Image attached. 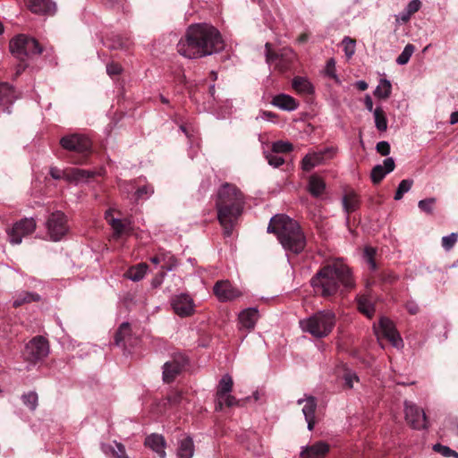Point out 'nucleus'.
Segmentation results:
<instances>
[{
    "mask_svg": "<svg viewBox=\"0 0 458 458\" xmlns=\"http://www.w3.org/2000/svg\"><path fill=\"white\" fill-rule=\"evenodd\" d=\"M223 48L224 42L219 31L206 23L191 25L185 37L177 44L178 53L187 58L210 55Z\"/></svg>",
    "mask_w": 458,
    "mask_h": 458,
    "instance_id": "f257e3e1",
    "label": "nucleus"
},
{
    "mask_svg": "<svg viewBox=\"0 0 458 458\" xmlns=\"http://www.w3.org/2000/svg\"><path fill=\"white\" fill-rule=\"evenodd\" d=\"M314 291L323 297L343 293L354 286V280L348 266L336 260L320 268L311 278Z\"/></svg>",
    "mask_w": 458,
    "mask_h": 458,
    "instance_id": "f03ea898",
    "label": "nucleus"
},
{
    "mask_svg": "<svg viewBox=\"0 0 458 458\" xmlns=\"http://www.w3.org/2000/svg\"><path fill=\"white\" fill-rule=\"evenodd\" d=\"M216 208L224 234L231 236L233 226L244 208L243 194L235 185L223 183L217 191Z\"/></svg>",
    "mask_w": 458,
    "mask_h": 458,
    "instance_id": "7ed1b4c3",
    "label": "nucleus"
},
{
    "mask_svg": "<svg viewBox=\"0 0 458 458\" xmlns=\"http://www.w3.org/2000/svg\"><path fill=\"white\" fill-rule=\"evenodd\" d=\"M268 233L276 234L278 241L287 252L298 254L304 250L306 240L296 221L285 215H276L270 219Z\"/></svg>",
    "mask_w": 458,
    "mask_h": 458,
    "instance_id": "20e7f679",
    "label": "nucleus"
},
{
    "mask_svg": "<svg viewBox=\"0 0 458 458\" xmlns=\"http://www.w3.org/2000/svg\"><path fill=\"white\" fill-rule=\"evenodd\" d=\"M335 325V315L329 310L318 311L309 318L300 320L301 330L310 334L316 338L327 336L333 330Z\"/></svg>",
    "mask_w": 458,
    "mask_h": 458,
    "instance_id": "39448f33",
    "label": "nucleus"
},
{
    "mask_svg": "<svg viewBox=\"0 0 458 458\" xmlns=\"http://www.w3.org/2000/svg\"><path fill=\"white\" fill-rule=\"evenodd\" d=\"M9 47L11 53L21 61H24L34 55H40L43 51V48L35 38L23 34L13 38L10 41Z\"/></svg>",
    "mask_w": 458,
    "mask_h": 458,
    "instance_id": "423d86ee",
    "label": "nucleus"
},
{
    "mask_svg": "<svg viewBox=\"0 0 458 458\" xmlns=\"http://www.w3.org/2000/svg\"><path fill=\"white\" fill-rule=\"evenodd\" d=\"M60 145L66 150L74 151L82 155H87L91 149V142L89 139L81 134H71L64 136L60 140ZM72 162L74 164H83L85 162V156Z\"/></svg>",
    "mask_w": 458,
    "mask_h": 458,
    "instance_id": "0eeeda50",
    "label": "nucleus"
},
{
    "mask_svg": "<svg viewBox=\"0 0 458 458\" xmlns=\"http://www.w3.org/2000/svg\"><path fill=\"white\" fill-rule=\"evenodd\" d=\"M48 352L47 341L43 336H36L26 344L23 356L27 361L36 363L47 357Z\"/></svg>",
    "mask_w": 458,
    "mask_h": 458,
    "instance_id": "6e6552de",
    "label": "nucleus"
},
{
    "mask_svg": "<svg viewBox=\"0 0 458 458\" xmlns=\"http://www.w3.org/2000/svg\"><path fill=\"white\" fill-rule=\"evenodd\" d=\"M46 227L52 241H60L68 232L65 215L61 211L52 213L47 219Z\"/></svg>",
    "mask_w": 458,
    "mask_h": 458,
    "instance_id": "1a4fd4ad",
    "label": "nucleus"
},
{
    "mask_svg": "<svg viewBox=\"0 0 458 458\" xmlns=\"http://www.w3.org/2000/svg\"><path fill=\"white\" fill-rule=\"evenodd\" d=\"M335 154V149L332 147L324 148L318 151H310L301 160V169L305 172H310L313 168L332 159Z\"/></svg>",
    "mask_w": 458,
    "mask_h": 458,
    "instance_id": "9d476101",
    "label": "nucleus"
},
{
    "mask_svg": "<svg viewBox=\"0 0 458 458\" xmlns=\"http://www.w3.org/2000/svg\"><path fill=\"white\" fill-rule=\"evenodd\" d=\"M36 229V221L30 218H24L15 223L6 230L10 243L18 245L21 243L22 238L32 233Z\"/></svg>",
    "mask_w": 458,
    "mask_h": 458,
    "instance_id": "9b49d317",
    "label": "nucleus"
},
{
    "mask_svg": "<svg viewBox=\"0 0 458 458\" xmlns=\"http://www.w3.org/2000/svg\"><path fill=\"white\" fill-rule=\"evenodd\" d=\"M404 413L407 423L414 429H424L428 428L427 417L423 410L416 404L405 401Z\"/></svg>",
    "mask_w": 458,
    "mask_h": 458,
    "instance_id": "f8f14e48",
    "label": "nucleus"
},
{
    "mask_svg": "<svg viewBox=\"0 0 458 458\" xmlns=\"http://www.w3.org/2000/svg\"><path fill=\"white\" fill-rule=\"evenodd\" d=\"M375 332L378 339L380 337H385L394 347L398 349L403 347V339L397 333L394 323L387 318H380L379 327L378 328H375Z\"/></svg>",
    "mask_w": 458,
    "mask_h": 458,
    "instance_id": "ddd939ff",
    "label": "nucleus"
},
{
    "mask_svg": "<svg viewBox=\"0 0 458 458\" xmlns=\"http://www.w3.org/2000/svg\"><path fill=\"white\" fill-rule=\"evenodd\" d=\"M174 311L180 317H189L194 313V301L187 293L174 295L171 300Z\"/></svg>",
    "mask_w": 458,
    "mask_h": 458,
    "instance_id": "4468645a",
    "label": "nucleus"
},
{
    "mask_svg": "<svg viewBox=\"0 0 458 458\" xmlns=\"http://www.w3.org/2000/svg\"><path fill=\"white\" fill-rule=\"evenodd\" d=\"M266 59L269 65H274L276 69L280 72H284L289 69L290 62L294 57V54L292 50H285L281 56L275 55L271 52V45L266 44Z\"/></svg>",
    "mask_w": 458,
    "mask_h": 458,
    "instance_id": "2eb2a0df",
    "label": "nucleus"
},
{
    "mask_svg": "<svg viewBox=\"0 0 458 458\" xmlns=\"http://www.w3.org/2000/svg\"><path fill=\"white\" fill-rule=\"evenodd\" d=\"M213 291L220 301H230L242 294V291L233 286L228 280L216 282Z\"/></svg>",
    "mask_w": 458,
    "mask_h": 458,
    "instance_id": "dca6fc26",
    "label": "nucleus"
},
{
    "mask_svg": "<svg viewBox=\"0 0 458 458\" xmlns=\"http://www.w3.org/2000/svg\"><path fill=\"white\" fill-rule=\"evenodd\" d=\"M25 4L36 14L51 16L56 13V4L52 0H25Z\"/></svg>",
    "mask_w": 458,
    "mask_h": 458,
    "instance_id": "f3484780",
    "label": "nucleus"
},
{
    "mask_svg": "<svg viewBox=\"0 0 458 458\" xmlns=\"http://www.w3.org/2000/svg\"><path fill=\"white\" fill-rule=\"evenodd\" d=\"M95 175H102V172L89 171L80 168H68L64 174V180L75 184L86 182Z\"/></svg>",
    "mask_w": 458,
    "mask_h": 458,
    "instance_id": "a211bd4d",
    "label": "nucleus"
},
{
    "mask_svg": "<svg viewBox=\"0 0 458 458\" xmlns=\"http://www.w3.org/2000/svg\"><path fill=\"white\" fill-rule=\"evenodd\" d=\"M186 364V360L181 357L167 361L163 366V379L166 383L172 382L179 375Z\"/></svg>",
    "mask_w": 458,
    "mask_h": 458,
    "instance_id": "6ab92c4d",
    "label": "nucleus"
},
{
    "mask_svg": "<svg viewBox=\"0 0 458 458\" xmlns=\"http://www.w3.org/2000/svg\"><path fill=\"white\" fill-rule=\"evenodd\" d=\"M394 158L386 157L383 161V165H377L373 167L370 174L371 181L375 184L379 183L386 174L394 171Z\"/></svg>",
    "mask_w": 458,
    "mask_h": 458,
    "instance_id": "aec40b11",
    "label": "nucleus"
},
{
    "mask_svg": "<svg viewBox=\"0 0 458 458\" xmlns=\"http://www.w3.org/2000/svg\"><path fill=\"white\" fill-rule=\"evenodd\" d=\"M298 404H303L302 413L304 415L305 420L308 424V429L312 430L315 426V411L317 408L316 399L312 396H310L306 399H299Z\"/></svg>",
    "mask_w": 458,
    "mask_h": 458,
    "instance_id": "412c9836",
    "label": "nucleus"
},
{
    "mask_svg": "<svg viewBox=\"0 0 458 458\" xmlns=\"http://www.w3.org/2000/svg\"><path fill=\"white\" fill-rule=\"evenodd\" d=\"M259 318V310L256 308H248L240 312L238 319L240 329L252 330Z\"/></svg>",
    "mask_w": 458,
    "mask_h": 458,
    "instance_id": "4be33fe9",
    "label": "nucleus"
},
{
    "mask_svg": "<svg viewBox=\"0 0 458 458\" xmlns=\"http://www.w3.org/2000/svg\"><path fill=\"white\" fill-rule=\"evenodd\" d=\"M329 451V445L319 441L311 445L302 447L300 454L301 458H323Z\"/></svg>",
    "mask_w": 458,
    "mask_h": 458,
    "instance_id": "5701e85b",
    "label": "nucleus"
},
{
    "mask_svg": "<svg viewBox=\"0 0 458 458\" xmlns=\"http://www.w3.org/2000/svg\"><path fill=\"white\" fill-rule=\"evenodd\" d=\"M271 104L281 110L292 112L299 107V103L296 99L287 94H278L275 96Z\"/></svg>",
    "mask_w": 458,
    "mask_h": 458,
    "instance_id": "b1692460",
    "label": "nucleus"
},
{
    "mask_svg": "<svg viewBox=\"0 0 458 458\" xmlns=\"http://www.w3.org/2000/svg\"><path fill=\"white\" fill-rule=\"evenodd\" d=\"M145 445L157 453L160 458H165V440L163 436L158 434H151L148 436L145 439Z\"/></svg>",
    "mask_w": 458,
    "mask_h": 458,
    "instance_id": "393cba45",
    "label": "nucleus"
},
{
    "mask_svg": "<svg viewBox=\"0 0 458 458\" xmlns=\"http://www.w3.org/2000/svg\"><path fill=\"white\" fill-rule=\"evenodd\" d=\"M100 448L101 451L107 456H114L115 458H128L124 445L116 441H113L110 444L102 443Z\"/></svg>",
    "mask_w": 458,
    "mask_h": 458,
    "instance_id": "a878e982",
    "label": "nucleus"
},
{
    "mask_svg": "<svg viewBox=\"0 0 458 458\" xmlns=\"http://www.w3.org/2000/svg\"><path fill=\"white\" fill-rule=\"evenodd\" d=\"M325 190L326 182L321 177L316 174L310 176L308 182V191L313 197H320L324 193Z\"/></svg>",
    "mask_w": 458,
    "mask_h": 458,
    "instance_id": "bb28decb",
    "label": "nucleus"
},
{
    "mask_svg": "<svg viewBox=\"0 0 458 458\" xmlns=\"http://www.w3.org/2000/svg\"><path fill=\"white\" fill-rule=\"evenodd\" d=\"M194 454V444L191 437H185L178 443L177 456L179 458H192Z\"/></svg>",
    "mask_w": 458,
    "mask_h": 458,
    "instance_id": "cd10ccee",
    "label": "nucleus"
},
{
    "mask_svg": "<svg viewBox=\"0 0 458 458\" xmlns=\"http://www.w3.org/2000/svg\"><path fill=\"white\" fill-rule=\"evenodd\" d=\"M342 201L344 210L347 215L354 212L359 208V198L354 191L346 192Z\"/></svg>",
    "mask_w": 458,
    "mask_h": 458,
    "instance_id": "c85d7f7f",
    "label": "nucleus"
},
{
    "mask_svg": "<svg viewBox=\"0 0 458 458\" xmlns=\"http://www.w3.org/2000/svg\"><path fill=\"white\" fill-rule=\"evenodd\" d=\"M233 381L229 374L224 375L217 385L216 398H222L233 390Z\"/></svg>",
    "mask_w": 458,
    "mask_h": 458,
    "instance_id": "c756f323",
    "label": "nucleus"
},
{
    "mask_svg": "<svg viewBox=\"0 0 458 458\" xmlns=\"http://www.w3.org/2000/svg\"><path fill=\"white\" fill-rule=\"evenodd\" d=\"M148 265L146 263H140L136 266L131 267L125 276L127 278L133 282H139L145 276L148 271Z\"/></svg>",
    "mask_w": 458,
    "mask_h": 458,
    "instance_id": "7c9ffc66",
    "label": "nucleus"
},
{
    "mask_svg": "<svg viewBox=\"0 0 458 458\" xmlns=\"http://www.w3.org/2000/svg\"><path fill=\"white\" fill-rule=\"evenodd\" d=\"M40 295L31 292H21L13 298V306L18 308L25 303L40 301Z\"/></svg>",
    "mask_w": 458,
    "mask_h": 458,
    "instance_id": "2f4dec72",
    "label": "nucleus"
},
{
    "mask_svg": "<svg viewBox=\"0 0 458 458\" xmlns=\"http://www.w3.org/2000/svg\"><path fill=\"white\" fill-rule=\"evenodd\" d=\"M106 219L108 221L114 231V237L118 238L126 232L128 225L121 219L111 217V211H107L106 213Z\"/></svg>",
    "mask_w": 458,
    "mask_h": 458,
    "instance_id": "473e14b6",
    "label": "nucleus"
},
{
    "mask_svg": "<svg viewBox=\"0 0 458 458\" xmlns=\"http://www.w3.org/2000/svg\"><path fill=\"white\" fill-rule=\"evenodd\" d=\"M358 310L368 318H372L375 312V307L369 296H360L357 299Z\"/></svg>",
    "mask_w": 458,
    "mask_h": 458,
    "instance_id": "72a5a7b5",
    "label": "nucleus"
},
{
    "mask_svg": "<svg viewBox=\"0 0 458 458\" xmlns=\"http://www.w3.org/2000/svg\"><path fill=\"white\" fill-rule=\"evenodd\" d=\"M392 85L391 82L386 79H381L378 85L374 90V96L377 98L386 99L391 95Z\"/></svg>",
    "mask_w": 458,
    "mask_h": 458,
    "instance_id": "f704fd0d",
    "label": "nucleus"
},
{
    "mask_svg": "<svg viewBox=\"0 0 458 458\" xmlns=\"http://www.w3.org/2000/svg\"><path fill=\"white\" fill-rule=\"evenodd\" d=\"M293 88L299 93L310 94L313 91L311 83L303 77H295L292 82Z\"/></svg>",
    "mask_w": 458,
    "mask_h": 458,
    "instance_id": "c9c22d12",
    "label": "nucleus"
},
{
    "mask_svg": "<svg viewBox=\"0 0 458 458\" xmlns=\"http://www.w3.org/2000/svg\"><path fill=\"white\" fill-rule=\"evenodd\" d=\"M14 99L13 89L8 83L0 84V105L12 104Z\"/></svg>",
    "mask_w": 458,
    "mask_h": 458,
    "instance_id": "e433bc0d",
    "label": "nucleus"
},
{
    "mask_svg": "<svg viewBox=\"0 0 458 458\" xmlns=\"http://www.w3.org/2000/svg\"><path fill=\"white\" fill-rule=\"evenodd\" d=\"M375 126L379 131L387 130V119L381 106H377L373 111Z\"/></svg>",
    "mask_w": 458,
    "mask_h": 458,
    "instance_id": "4c0bfd02",
    "label": "nucleus"
},
{
    "mask_svg": "<svg viewBox=\"0 0 458 458\" xmlns=\"http://www.w3.org/2000/svg\"><path fill=\"white\" fill-rule=\"evenodd\" d=\"M224 405L227 407L240 406L241 401L237 400L231 394H227L222 398H216V411H220L223 410Z\"/></svg>",
    "mask_w": 458,
    "mask_h": 458,
    "instance_id": "58836bf2",
    "label": "nucleus"
},
{
    "mask_svg": "<svg viewBox=\"0 0 458 458\" xmlns=\"http://www.w3.org/2000/svg\"><path fill=\"white\" fill-rule=\"evenodd\" d=\"M162 269L165 271H172L178 266L175 257L170 252H161Z\"/></svg>",
    "mask_w": 458,
    "mask_h": 458,
    "instance_id": "ea45409f",
    "label": "nucleus"
},
{
    "mask_svg": "<svg viewBox=\"0 0 458 458\" xmlns=\"http://www.w3.org/2000/svg\"><path fill=\"white\" fill-rule=\"evenodd\" d=\"M415 47L411 44H407L402 53L398 55L396 58V63L400 65L406 64L410 58L411 57L412 54L414 53Z\"/></svg>",
    "mask_w": 458,
    "mask_h": 458,
    "instance_id": "a19ab883",
    "label": "nucleus"
},
{
    "mask_svg": "<svg viewBox=\"0 0 458 458\" xmlns=\"http://www.w3.org/2000/svg\"><path fill=\"white\" fill-rule=\"evenodd\" d=\"M130 324L127 322L123 323L115 334V344L120 346L125 341L126 337L130 335Z\"/></svg>",
    "mask_w": 458,
    "mask_h": 458,
    "instance_id": "79ce46f5",
    "label": "nucleus"
},
{
    "mask_svg": "<svg viewBox=\"0 0 458 458\" xmlns=\"http://www.w3.org/2000/svg\"><path fill=\"white\" fill-rule=\"evenodd\" d=\"M343 50L347 57L350 59L355 53L356 42L350 37H344L342 40Z\"/></svg>",
    "mask_w": 458,
    "mask_h": 458,
    "instance_id": "37998d69",
    "label": "nucleus"
},
{
    "mask_svg": "<svg viewBox=\"0 0 458 458\" xmlns=\"http://www.w3.org/2000/svg\"><path fill=\"white\" fill-rule=\"evenodd\" d=\"M412 184H413V181L410 180V179H405V180L401 181V182L399 183L398 188L395 191L394 199L395 200L402 199L404 193L408 192L411 190Z\"/></svg>",
    "mask_w": 458,
    "mask_h": 458,
    "instance_id": "c03bdc74",
    "label": "nucleus"
},
{
    "mask_svg": "<svg viewBox=\"0 0 458 458\" xmlns=\"http://www.w3.org/2000/svg\"><path fill=\"white\" fill-rule=\"evenodd\" d=\"M24 405L30 410L34 411L38 406V394L35 392H29L21 395Z\"/></svg>",
    "mask_w": 458,
    "mask_h": 458,
    "instance_id": "a18cd8bd",
    "label": "nucleus"
},
{
    "mask_svg": "<svg viewBox=\"0 0 458 458\" xmlns=\"http://www.w3.org/2000/svg\"><path fill=\"white\" fill-rule=\"evenodd\" d=\"M443 432L446 436L458 437V422L453 419L447 420L444 424Z\"/></svg>",
    "mask_w": 458,
    "mask_h": 458,
    "instance_id": "49530a36",
    "label": "nucleus"
},
{
    "mask_svg": "<svg viewBox=\"0 0 458 458\" xmlns=\"http://www.w3.org/2000/svg\"><path fill=\"white\" fill-rule=\"evenodd\" d=\"M153 193H154V188L149 184H146V185H143L142 187L138 188L135 191V197H136V199H148Z\"/></svg>",
    "mask_w": 458,
    "mask_h": 458,
    "instance_id": "de8ad7c7",
    "label": "nucleus"
},
{
    "mask_svg": "<svg viewBox=\"0 0 458 458\" xmlns=\"http://www.w3.org/2000/svg\"><path fill=\"white\" fill-rule=\"evenodd\" d=\"M292 149H293L292 144L287 141L279 140V141L274 142L273 146H272V151L274 153H277V154L287 153V152H290Z\"/></svg>",
    "mask_w": 458,
    "mask_h": 458,
    "instance_id": "09e8293b",
    "label": "nucleus"
},
{
    "mask_svg": "<svg viewBox=\"0 0 458 458\" xmlns=\"http://www.w3.org/2000/svg\"><path fill=\"white\" fill-rule=\"evenodd\" d=\"M458 240V233H452L449 235H445L442 238V247L445 250H450Z\"/></svg>",
    "mask_w": 458,
    "mask_h": 458,
    "instance_id": "8fccbe9b",
    "label": "nucleus"
},
{
    "mask_svg": "<svg viewBox=\"0 0 458 458\" xmlns=\"http://www.w3.org/2000/svg\"><path fill=\"white\" fill-rule=\"evenodd\" d=\"M376 254V250L372 247H366L364 250V258L366 262L369 266L371 270H375L377 268L376 262L374 260V256Z\"/></svg>",
    "mask_w": 458,
    "mask_h": 458,
    "instance_id": "3c124183",
    "label": "nucleus"
},
{
    "mask_svg": "<svg viewBox=\"0 0 458 458\" xmlns=\"http://www.w3.org/2000/svg\"><path fill=\"white\" fill-rule=\"evenodd\" d=\"M266 158L268 164L274 167H279L284 163V159L280 157L277 153L271 151L266 154Z\"/></svg>",
    "mask_w": 458,
    "mask_h": 458,
    "instance_id": "603ef678",
    "label": "nucleus"
},
{
    "mask_svg": "<svg viewBox=\"0 0 458 458\" xmlns=\"http://www.w3.org/2000/svg\"><path fill=\"white\" fill-rule=\"evenodd\" d=\"M434 450L440 453L445 457L454 456L458 458V453L450 449L448 446L437 444L434 445Z\"/></svg>",
    "mask_w": 458,
    "mask_h": 458,
    "instance_id": "864d4df0",
    "label": "nucleus"
},
{
    "mask_svg": "<svg viewBox=\"0 0 458 458\" xmlns=\"http://www.w3.org/2000/svg\"><path fill=\"white\" fill-rule=\"evenodd\" d=\"M435 202L436 199L434 198L421 199L419 201L418 206L422 211L426 213H431Z\"/></svg>",
    "mask_w": 458,
    "mask_h": 458,
    "instance_id": "5fc2aeb1",
    "label": "nucleus"
},
{
    "mask_svg": "<svg viewBox=\"0 0 458 458\" xmlns=\"http://www.w3.org/2000/svg\"><path fill=\"white\" fill-rule=\"evenodd\" d=\"M344 385L349 388H352L354 386V383L359 382V377L352 371H346L344 375Z\"/></svg>",
    "mask_w": 458,
    "mask_h": 458,
    "instance_id": "6e6d98bb",
    "label": "nucleus"
},
{
    "mask_svg": "<svg viewBox=\"0 0 458 458\" xmlns=\"http://www.w3.org/2000/svg\"><path fill=\"white\" fill-rule=\"evenodd\" d=\"M118 187L123 193L130 194L135 190L133 181H118Z\"/></svg>",
    "mask_w": 458,
    "mask_h": 458,
    "instance_id": "4d7b16f0",
    "label": "nucleus"
},
{
    "mask_svg": "<svg viewBox=\"0 0 458 458\" xmlns=\"http://www.w3.org/2000/svg\"><path fill=\"white\" fill-rule=\"evenodd\" d=\"M376 148L382 156H387L390 153V145L387 141H379Z\"/></svg>",
    "mask_w": 458,
    "mask_h": 458,
    "instance_id": "13d9d810",
    "label": "nucleus"
},
{
    "mask_svg": "<svg viewBox=\"0 0 458 458\" xmlns=\"http://www.w3.org/2000/svg\"><path fill=\"white\" fill-rule=\"evenodd\" d=\"M421 3L420 0H411L405 9L412 15L416 12H418L420 8Z\"/></svg>",
    "mask_w": 458,
    "mask_h": 458,
    "instance_id": "bf43d9fd",
    "label": "nucleus"
},
{
    "mask_svg": "<svg viewBox=\"0 0 458 458\" xmlns=\"http://www.w3.org/2000/svg\"><path fill=\"white\" fill-rule=\"evenodd\" d=\"M121 71L122 68L117 64L111 63L106 65V72L110 76L117 75L121 72Z\"/></svg>",
    "mask_w": 458,
    "mask_h": 458,
    "instance_id": "052dcab7",
    "label": "nucleus"
},
{
    "mask_svg": "<svg viewBox=\"0 0 458 458\" xmlns=\"http://www.w3.org/2000/svg\"><path fill=\"white\" fill-rule=\"evenodd\" d=\"M49 174L55 180L62 179V178L64 179V174H66V169L60 170L56 167H51Z\"/></svg>",
    "mask_w": 458,
    "mask_h": 458,
    "instance_id": "680f3d73",
    "label": "nucleus"
},
{
    "mask_svg": "<svg viewBox=\"0 0 458 458\" xmlns=\"http://www.w3.org/2000/svg\"><path fill=\"white\" fill-rule=\"evenodd\" d=\"M327 72L332 78H336L335 74V62L334 59H329L327 63Z\"/></svg>",
    "mask_w": 458,
    "mask_h": 458,
    "instance_id": "e2e57ef3",
    "label": "nucleus"
},
{
    "mask_svg": "<svg viewBox=\"0 0 458 458\" xmlns=\"http://www.w3.org/2000/svg\"><path fill=\"white\" fill-rule=\"evenodd\" d=\"M411 16V14L404 9L402 13L396 15V21L398 22L405 23L410 20Z\"/></svg>",
    "mask_w": 458,
    "mask_h": 458,
    "instance_id": "0e129e2a",
    "label": "nucleus"
},
{
    "mask_svg": "<svg viewBox=\"0 0 458 458\" xmlns=\"http://www.w3.org/2000/svg\"><path fill=\"white\" fill-rule=\"evenodd\" d=\"M405 307H406L407 310L409 311V313H411L412 315L416 314L419 311V306L413 301H407Z\"/></svg>",
    "mask_w": 458,
    "mask_h": 458,
    "instance_id": "69168bd1",
    "label": "nucleus"
},
{
    "mask_svg": "<svg viewBox=\"0 0 458 458\" xmlns=\"http://www.w3.org/2000/svg\"><path fill=\"white\" fill-rule=\"evenodd\" d=\"M180 130L184 132V134L186 135V137L190 140L191 141V146L190 148H192V137H193V130H190L189 128H187L185 125L182 124L180 125Z\"/></svg>",
    "mask_w": 458,
    "mask_h": 458,
    "instance_id": "338daca9",
    "label": "nucleus"
},
{
    "mask_svg": "<svg viewBox=\"0 0 458 458\" xmlns=\"http://www.w3.org/2000/svg\"><path fill=\"white\" fill-rule=\"evenodd\" d=\"M275 117H276V114L274 113L269 112V111H263L258 116V119L260 118L262 120L270 121Z\"/></svg>",
    "mask_w": 458,
    "mask_h": 458,
    "instance_id": "774afa93",
    "label": "nucleus"
}]
</instances>
